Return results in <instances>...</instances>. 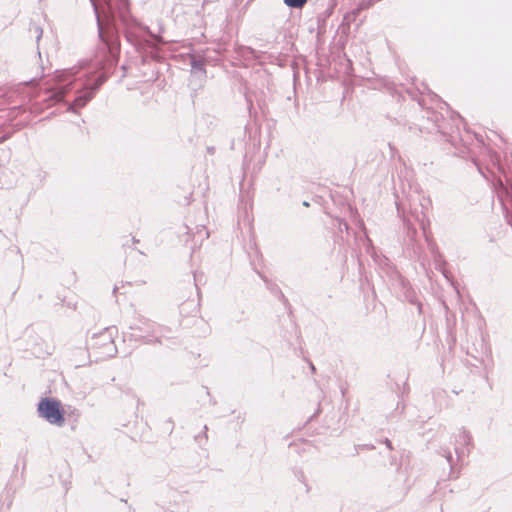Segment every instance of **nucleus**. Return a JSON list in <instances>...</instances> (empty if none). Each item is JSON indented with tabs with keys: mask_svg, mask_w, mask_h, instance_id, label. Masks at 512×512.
<instances>
[{
	"mask_svg": "<svg viewBox=\"0 0 512 512\" xmlns=\"http://www.w3.org/2000/svg\"><path fill=\"white\" fill-rule=\"evenodd\" d=\"M93 7L99 43L94 60L82 62L72 68L57 70L53 84L42 99L46 106L64 101L66 95L75 92L72 102H65L68 111L83 108L91 101L100 87L107 81L118 64L120 55V33L139 52L157 50L164 40L160 34L132 17L129 0H90Z\"/></svg>",
	"mask_w": 512,
	"mask_h": 512,
	"instance_id": "obj_1",
	"label": "nucleus"
},
{
	"mask_svg": "<svg viewBox=\"0 0 512 512\" xmlns=\"http://www.w3.org/2000/svg\"><path fill=\"white\" fill-rule=\"evenodd\" d=\"M37 412L50 424L61 427L65 423V411L60 400L56 398H42L37 405Z\"/></svg>",
	"mask_w": 512,
	"mask_h": 512,
	"instance_id": "obj_2",
	"label": "nucleus"
},
{
	"mask_svg": "<svg viewBox=\"0 0 512 512\" xmlns=\"http://www.w3.org/2000/svg\"><path fill=\"white\" fill-rule=\"evenodd\" d=\"M116 327H107L99 333H94L88 341L89 347L93 349H103V354L113 357L117 353V347L114 343V333Z\"/></svg>",
	"mask_w": 512,
	"mask_h": 512,
	"instance_id": "obj_3",
	"label": "nucleus"
},
{
	"mask_svg": "<svg viewBox=\"0 0 512 512\" xmlns=\"http://www.w3.org/2000/svg\"><path fill=\"white\" fill-rule=\"evenodd\" d=\"M412 216L418 222L420 228L423 231V235H424V237H425V239H426L430 249L434 253V258H435L436 262L439 264V268L438 269L441 270L443 275L448 279V275H447L446 271L443 268L447 263L442 258V255L438 252L436 244L432 240V236H431V233L429 231V224H430L429 220L426 218V215L423 212H421L420 214L419 213L412 214Z\"/></svg>",
	"mask_w": 512,
	"mask_h": 512,
	"instance_id": "obj_4",
	"label": "nucleus"
},
{
	"mask_svg": "<svg viewBox=\"0 0 512 512\" xmlns=\"http://www.w3.org/2000/svg\"><path fill=\"white\" fill-rule=\"evenodd\" d=\"M458 442L463 446V448L455 447V453L457 455V460H460L464 456V450H466L467 455H469L471 450L474 447L473 438H472L470 432L467 431L464 427H462L459 430Z\"/></svg>",
	"mask_w": 512,
	"mask_h": 512,
	"instance_id": "obj_5",
	"label": "nucleus"
},
{
	"mask_svg": "<svg viewBox=\"0 0 512 512\" xmlns=\"http://www.w3.org/2000/svg\"><path fill=\"white\" fill-rule=\"evenodd\" d=\"M368 8L369 7H366L365 3H363L360 0L358 6L344 16L341 24L343 31H345L346 29L349 30L352 23H355L357 21V17L361 14V12Z\"/></svg>",
	"mask_w": 512,
	"mask_h": 512,
	"instance_id": "obj_6",
	"label": "nucleus"
},
{
	"mask_svg": "<svg viewBox=\"0 0 512 512\" xmlns=\"http://www.w3.org/2000/svg\"><path fill=\"white\" fill-rule=\"evenodd\" d=\"M190 65H191V72L201 73L203 76H206V60L202 56L199 55H191L190 57Z\"/></svg>",
	"mask_w": 512,
	"mask_h": 512,
	"instance_id": "obj_7",
	"label": "nucleus"
},
{
	"mask_svg": "<svg viewBox=\"0 0 512 512\" xmlns=\"http://www.w3.org/2000/svg\"><path fill=\"white\" fill-rule=\"evenodd\" d=\"M397 212H398V215H402L403 217V223L406 227V234H407V237L411 240H414L416 235H417V230L416 228L413 226L411 220L409 218H406L404 216V211L403 209L400 207L399 204H397Z\"/></svg>",
	"mask_w": 512,
	"mask_h": 512,
	"instance_id": "obj_8",
	"label": "nucleus"
},
{
	"mask_svg": "<svg viewBox=\"0 0 512 512\" xmlns=\"http://www.w3.org/2000/svg\"><path fill=\"white\" fill-rule=\"evenodd\" d=\"M150 321L146 318H140L137 323L130 325V330L132 331H140L149 333Z\"/></svg>",
	"mask_w": 512,
	"mask_h": 512,
	"instance_id": "obj_9",
	"label": "nucleus"
},
{
	"mask_svg": "<svg viewBox=\"0 0 512 512\" xmlns=\"http://www.w3.org/2000/svg\"><path fill=\"white\" fill-rule=\"evenodd\" d=\"M29 31L31 34L35 35L36 42L38 43L40 41V39L42 38V34H43L42 28L36 23H31Z\"/></svg>",
	"mask_w": 512,
	"mask_h": 512,
	"instance_id": "obj_10",
	"label": "nucleus"
},
{
	"mask_svg": "<svg viewBox=\"0 0 512 512\" xmlns=\"http://www.w3.org/2000/svg\"><path fill=\"white\" fill-rule=\"evenodd\" d=\"M406 299L411 303V304H415L417 305V308H418V311L419 313H422V304L417 301L415 295H414V292L411 291L410 289H407L406 291Z\"/></svg>",
	"mask_w": 512,
	"mask_h": 512,
	"instance_id": "obj_11",
	"label": "nucleus"
},
{
	"mask_svg": "<svg viewBox=\"0 0 512 512\" xmlns=\"http://www.w3.org/2000/svg\"><path fill=\"white\" fill-rule=\"evenodd\" d=\"M308 0H283L284 4L289 8H302Z\"/></svg>",
	"mask_w": 512,
	"mask_h": 512,
	"instance_id": "obj_12",
	"label": "nucleus"
},
{
	"mask_svg": "<svg viewBox=\"0 0 512 512\" xmlns=\"http://www.w3.org/2000/svg\"><path fill=\"white\" fill-rule=\"evenodd\" d=\"M207 430H208V428H207V426L205 425V426H204V431H203V433H201V434H199V435H196V436H195V440H196L198 443H201V439H202V438H203V439H205V440H207V438H208V436H207Z\"/></svg>",
	"mask_w": 512,
	"mask_h": 512,
	"instance_id": "obj_13",
	"label": "nucleus"
},
{
	"mask_svg": "<svg viewBox=\"0 0 512 512\" xmlns=\"http://www.w3.org/2000/svg\"><path fill=\"white\" fill-rule=\"evenodd\" d=\"M125 337H129L130 339H134L136 341L143 339L145 336L138 333H129L125 334Z\"/></svg>",
	"mask_w": 512,
	"mask_h": 512,
	"instance_id": "obj_14",
	"label": "nucleus"
},
{
	"mask_svg": "<svg viewBox=\"0 0 512 512\" xmlns=\"http://www.w3.org/2000/svg\"><path fill=\"white\" fill-rule=\"evenodd\" d=\"M445 458H446L447 462L449 463V465L451 466V468H453V456L450 451L445 452Z\"/></svg>",
	"mask_w": 512,
	"mask_h": 512,
	"instance_id": "obj_15",
	"label": "nucleus"
},
{
	"mask_svg": "<svg viewBox=\"0 0 512 512\" xmlns=\"http://www.w3.org/2000/svg\"><path fill=\"white\" fill-rule=\"evenodd\" d=\"M339 229L340 231H348L349 230V224L346 221H340L339 222Z\"/></svg>",
	"mask_w": 512,
	"mask_h": 512,
	"instance_id": "obj_16",
	"label": "nucleus"
},
{
	"mask_svg": "<svg viewBox=\"0 0 512 512\" xmlns=\"http://www.w3.org/2000/svg\"><path fill=\"white\" fill-rule=\"evenodd\" d=\"M298 479L304 484L306 492H309V487H308L307 483L305 482V477L302 472L299 473Z\"/></svg>",
	"mask_w": 512,
	"mask_h": 512,
	"instance_id": "obj_17",
	"label": "nucleus"
},
{
	"mask_svg": "<svg viewBox=\"0 0 512 512\" xmlns=\"http://www.w3.org/2000/svg\"><path fill=\"white\" fill-rule=\"evenodd\" d=\"M166 423L168 424V430H169V433H172L173 431V428H174V423H173V420L171 418H169Z\"/></svg>",
	"mask_w": 512,
	"mask_h": 512,
	"instance_id": "obj_18",
	"label": "nucleus"
},
{
	"mask_svg": "<svg viewBox=\"0 0 512 512\" xmlns=\"http://www.w3.org/2000/svg\"><path fill=\"white\" fill-rule=\"evenodd\" d=\"M383 442L385 443V445H386L390 450H392V449H393V447H392V443H391V441H390L388 438H386Z\"/></svg>",
	"mask_w": 512,
	"mask_h": 512,
	"instance_id": "obj_19",
	"label": "nucleus"
},
{
	"mask_svg": "<svg viewBox=\"0 0 512 512\" xmlns=\"http://www.w3.org/2000/svg\"><path fill=\"white\" fill-rule=\"evenodd\" d=\"M280 300L284 303V304H287L288 303V300L287 298L285 297V295L283 293L280 292Z\"/></svg>",
	"mask_w": 512,
	"mask_h": 512,
	"instance_id": "obj_20",
	"label": "nucleus"
},
{
	"mask_svg": "<svg viewBox=\"0 0 512 512\" xmlns=\"http://www.w3.org/2000/svg\"><path fill=\"white\" fill-rule=\"evenodd\" d=\"M310 369H311V371H312L313 373H315L316 368H315L314 364H313V363H311V362H310Z\"/></svg>",
	"mask_w": 512,
	"mask_h": 512,
	"instance_id": "obj_21",
	"label": "nucleus"
},
{
	"mask_svg": "<svg viewBox=\"0 0 512 512\" xmlns=\"http://www.w3.org/2000/svg\"><path fill=\"white\" fill-rule=\"evenodd\" d=\"M194 281H195L196 288H198V284H197L198 283V277H197L196 274H194Z\"/></svg>",
	"mask_w": 512,
	"mask_h": 512,
	"instance_id": "obj_22",
	"label": "nucleus"
},
{
	"mask_svg": "<svg viewBox=\"0 0 512 512\" xmlns=\"http://www.w3.org/2000/svg\"><path fill=\"white\" fill-rule=\"evenodd\" d=\"M319 412H320V408L317 409V411L314 415L310 416L309 420H312Z\"/></svg>",
	"mask_w": 512,
	"mask_h": 512,
	"instance_id": "obj_23",
	"label": "nucleus"
},
{
	"mask_svg": "<svg viewBox=\"0 0 512 512\" xmlns=\"http://www.w3.org/2000/svg\"><path fill=\"white\" fill-rule=\"evenodd\" d=\"M208 152L209 153H213L214 152V148L213 147H208Z\"/></svg>",
	"mask_w": 512,
	"mask_h": 512,
	"instance_id": "obj_24",
	"label": "nucleus"
},
{
	"mask_svg": "<svg viewBox=\"0 0 512 512\" xmlns=\"http://www.w3.org/2000/svg\"><path fill=\"white\" fill-rule=\"evenodd\" d=\"M309 205H310V204H309V202H307V201H304V202H303V206H305V207H309Z\"/></svg>",
	"mask_w": 512,
	"mask_h": 512,
	"instance_id": "obj_25",
	"label": "nucleus"
},
{
	"mask_svg": "<svg viewBox=\"0 0 512 512\" xmlns=\"http://www.w3.org/2000/svg\"><path fill=\"white\" fill-rule=\"evenodd\" d=\"M361 23H362V20H360L358 23H356V24H355V25H356V28H358V27H359V25H360Z\"/></svg>",
	"mask_w": 512,
	"mask_h": 512,
	"instance_id": "obj_26",
	"label": "nucleus"
},
{
	"mask_svg": "<svg viewBox=\"0 0 512 512\" xmlns=\"http://www.w3.org/2000/svg\"><path fill=\"white\" fill-rule=\"evenodd\" d=\"M117 290H118V288H117V287H114V289H113V293L115 294Z\"/></svg>",
	"mask_w": 512,
	"mask_h": 512,
	"instance_id": "obj_27",
	"label": "nucleus"
},
{
	"mask_svg": "<svg viewBox=\"0 0 512 512\" xmlns=\"http://www.w3.org/2000/svg\"><path fill=\"white\" fill-rule=\"evenodd\" d=\"M132 240H133L134 243L139 242V240H137L135 238H133Z\"/></svg>",
	"mask_w": 512,
	"mask_h": 512,
	"instance_id": "obj_28",
	"label": "nucleus"
}]
</instances>
